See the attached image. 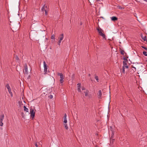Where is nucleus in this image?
I'll list each match as a JSON object with an SVG mask.
<instances>
[{
    "mask_svg": "<svg viewBox=\"0 0 147 147\" xmlns=\"http://www.w3.org/2000/svg\"><path fill=\"white\" fill-rule=\"evenodd\" d=\"M97 29L100 35L102 36L104 38L105 37V35L102 33V29H99V28H97Z\"/></svg>",
    "mask_w": 147,
    "mask_h": 147,
    "instance_id": "obj_5",
    "label": "nucleus"
},
{
    "mask_svg": "<svg viewBox=\"0 0 147 147\" xmlns=\"http://www.w3.org/2000/svg\"><path fill=\"white\" fill-rule=\"evenodd\" d=\"M64 127H65V128L67 130L68 129V127L67 125V124H66V123H65V124H64Z\"/></svg>",
    "mask_w": 147,
    "mask_h": 147,
    "instance_id": "obj_18",
    "label": "nucleus"
},
{
    "mask_svg": "<svg viewBox=\"0 0 147 147\" xmlns=\"http://www.w3.org/2000/svg\"><path fill=\"white\" fill-rule=\"evenodd\" d=\"M49 97L51 99H52L53 98V96L51 94L50 95Z\"/></svg>",
    "mask_w": 147,
    "mask_h": 147,
    "instance_id": "obj_25",
    "label": "nucleus"
},
{
    "mask_svg": "<svg viewBox=\"0 0 147 147\" xmlns=\"http://www.w3.org/2000/svg\"><path fill=\"white\" fill-rule=\"evenodd\" d=\"M4 117V114H2L0 115V126H3V123L2 121Z\"/></svg>",
    "mask_w": 147,
    "mask_h": 147,
    "instance_id": "obj_3",
    "label": "nucleus"
},
{
    "mask_svg": "<svg viewBox=\"0 0 147 147\" xmlns=\"http://www.w3.org/2000/svg\"><path fill=\"white\" fill-rule=\"evenodd\" d=\"M101 0H97V1H100Z\"/></svg>",
    "mask_w": 147,
    "mask_h": 147,
    "instance_id": "obj_35",
    "label": "nucleus"
},
{
    "mask_svg": "<svg viewBox=\"0 0 147 147\" xmlns=\"http://www.w3.org/2000/svg\"><path fill=\"white\" fill-rule=\"evenodd\" d=\"M67 115L66 113L64 114L63 117V122L65 123H66L67 122Z\"/></svg>",
    "mask_w": 147,
    "mask_h": 147,
    "instance_id": "obj_10",
    "label": "nucleus"
},
{
    "mask_svg": "<svg viewBox=\"0 0 147 147\" xmlns=\"http://www.w3.org/2000/svg\"><path fill=\"white\" fill-rule=\"evenodd\" d=\"M78 90L79 92H81V84H77Z\"/></svg>",
    "mask_w": 147,
    "mask_h": 147,
    "instance_id": "obj_13",
    "label": "nucleus"
},
{
    "mask_svg": "<svg viewBox=\"0 0 147 147\" xmlns=\"http://www.w3.org/2000/svg\"><path fill=\"white\" fill-rule=\"evenodd\" d=\"M121 53L122 55H124V51L123 50H121Z\"/></svg>",
    "mask_w": 147,
    "mask_h": 147,
    "instance_id": "obj_23",
    "label": "nucleus"
},
{
    "mask_svg": "<svg viewBox=\"0 0 147 147\" xmlns=\"http://www.w3.org/2000/svg\"><path fill=\"white\" fill-rule=\"evenodd\" d=\"M58 76H60V82L61 84H62L63 82V79L64 78V76H63L62 73H58L57 74Z\"/></svg>",
    "mask_w": 147,
    "mask_h": 147,
    "instance_id": "obj_2",
    "label": "nucleus"
},
{
    "mask_svg": "<svg viewBox=\"0 0 147 147\" xmlns=\"http://www.w3.org/2000/svg\"><path fill=\"white\" fill-rule=\"evenodd\" d=\"M9 94L11 95V97L13 96V94L12 92H10V93H9Z\"/></svg>",
    "mask_w": 147,
    "mask_h": 147,
    "instance_id": "obj_30",
    "label": "nucleus"
},
{
    "mask_svg": "<svg viewBox=\"0 0 147 147\" xmlns=\"http://www.w3.org/2000/svg\"><path fill=\"white\" fill-rule=\"evenodd\" d=\"M132 68H134V70L135 71H136V68L135 67H134L133 66L132 67Z\"/></svg>",
    "mask_w": 147,
    "mask_h": 147,
    "instance_id": "obj_33",
    "label": "nucleus"
},
{
    "mask_svg": "<svg viewBox=\"0 0 147 147\" xmlns=\"http://www.w3.org/2000/svg\"><path fill=\"white\" fill-rule=\"evenodd\" d=\"M90 74H89V76H90Z\"/></svg>",
    "mask_w": 147,
    "mask_h": 147,
    "instance_id": "obj_36",
    "label": "nucleus"
},
{
    "mask_svg": "<svg viewBox=\"0 0 147 147\" xmlns=\"http://www.w3.org/2000/svg\"><path fill=\"white\" fill-rule=\"evenodd\" d=\"M142 48L144 49H146V50H147V48L145 47H144L143 46H142L141 47Z\"/></svg>",
    "mask_w": 147,
    "mask_h": 147,
    "instance_id": "obj_26",
    "label": "nucleus"
},
{
    "mask_svg": "<svg viewBox=\"0 0 147 147\" xmlns=\"http://www.w3.org/2000/svg\"><path fill=\"white\" fill-rule=\"evenodd\" d=\"M64 38L63 34H62L59 35V40L58 42V44L60 45L61 41L63 40Z\"/></svg>",
    "mask_w": 147,
    "mask_h": 147,
    "instance_id": "obj_6",
    "label": "nucleus"
},
{
    "mask_svg": "<svg viewBox=\"0 0 147 147\" xmlns=\"http://www.w3.org/2000/svg\"><path fill=\"white\" fill-rule=\"evenodd\" d=\"M84 93H85V96H87L88 94V90H86V91L84 92Z\"/></svg>",
    "mask_w": 147,
    "mask_h": 147,
    "instance_id": "obj_17",
    "label": "nucleus"
},
{
    "mask_svg": "<svg viewBox=\"0 0 147 147\" xmlns=\"http://www.w3.org/2000/svg\"><path fill=\"white\" fill-rule=\"evenodd\" d=\"M114 134V133H113L112 132V135L111 136V138H110V142H114V139H112L113 138V136Z\"/></svg>",
    "mask_w": 147,
    "mask_h": 147,
    "instance_id": "obj_15",
    "label": "nucleus"
},
{
    "mask_svg": "<svg viewBox=\"0 0 147 147\" xmlns=\"http://www.w3.org/2000/svg\"><path fill=\"white\" fill-rule=\"evenodd\" d=\"M43 65L44 67V74H47V66L46 64L45 61L43 62Z\"/></svg>",
    "mask_w": 147,
    "mask_h": 147,
    "instance_id": "obj_7",
    "label": "nucleus"
},
{
    "mask_svg": "<svg viewBox=\"0 0 147 147\" xmlns=\"http://www.w3.org/2000/svg\"><path fill=\"white\" fill-rule=\"evenodd\" d=\"M143 53L145 56H147V53L146 52L143 51Z\"/></svg>",
    "mask_w": 147,
    "mask_h": 147,
    "instance_id": "obj_22",
    "label": "nucleus"
},
{
    "mask_svg": "<svg viewBox=\"0 0 147 147\" xmlns=\"http://www.w3.org/2000/svg\"><path fill=\"white\" fill-rule=\"evenodd\" d=\"M111 19L112 21H115L117 20V18L115 16H113L111 18Z\"/></svg>",
    "mask_w": 147,
    "mask_h": 147,
    "instance_id": "obj_14",
    "label": "nucleus"
},
{
    "mask_svg": "<svg viewBox=\"0 0 147 147\" xmlns=\"http://www.w3.org/2000/svg\"><path fill=\"white\" fill-rule=\"evenodd\" d=\"M16 59L17 60H18L19 59V58L17 56H16Z\"/></svg>",
    "mask_w": 147,
    "mask_h": 147,
    "instance_id": "obj_32",
    "label": "nucleus"
},
{
    "mask_svg": "<svg viewBox=\"0 0 147 147\" xmlns=\"http://www.w3.org/2000/svg\"><path fill=\"white\" fill-rule=\"evenodd\" d=\"M51 38L52 39H54L55 38V36L54 34L52 35L51 37Z\"/></svg>",
    "mask_w": 147,
    "mask_h": 147,
    "instance_id": "obj_21",
    "label": "nucleus"
},
{
    "mask_svg": "<svg viewBox=\"0 0 147 147\" xmlns=\"http://www.w3.org/2000/svg\"><path fill=\"white\" fill-rule=\"evenodd\" d=\"M35 146H36V147H38V145L36 143H35Z\"/></svg>",
    "mask_w": 147,
    "mask_h": 147,
    "instance_id": "obj_31",
    "label": "nucleus"
},
{
    "mask_svg": "<svg viewBox=\"0 0 147 147\" xmlns=\"http://www.w3.org/2000/svg\"><path fill=\"white\" fill-rule=\"evenodd\" d=\"M118 7H119V9H123V7L121 6H119Z\"/></svg>",
    "mask_w": 147,
    "mask_h": 147,
    "instance_id": "obj_28",
    "label": "nucleus"
},
{
    "mask_svg": "<svg viewBox=\"0 0 147 147\" xmlns=\"http://www.w3.org/2000/svg\"><path fill=\"white\" fill-rule=\"evenodd\" d=\"M9 94L11 95V97L13 96V94L12 92H10V93H9Z\"/></svg>",
    "mask_w": 147,
    "mask_h": 147,
    "instance_id": "obj_29",
    "label": "nucleus"
},
{
    "mask_svg": "<svg viewBox=\"0 0 147 147\" xmlns=\"http://www.w3.org/2000/svg\"><path fill=\"white\" fill-rule=\"evenodd\" d=\"M141 36L142 38L144 41H146L147 42V40L146 39V36H144L142 34H141Z\"/></svg>",
    "mask_w": 147,
    "mask_h": 147,
    "instance_id": "obj_12",
    "label": "nucleus"
},
{
    "mask_svg": "<svg viewBox=\"0 0 147 147\" xmlns=\"http://www.w3.org/2000/svg\"><path fill=\"white\" fill-rule=\"evenodd\" d=\"M82 90H85V89L83 87V88H82Z\"/></svg>",
    "mask_w": 147,
    "mask_h": 147,
    "instance_id": "obj_34",
    "label": "nucleus"
},
{
    "mask_svg": "<svg viewBox=\"0 0 147 147\" xmlns=\"http://www.w3.org/2000/svg\"><path fill=\"white\" fill-rule=\"evenodd\" d=\"M125 68L123 67L122 71V73H123L124 74L125 73Z\"/></svg>",
    "mask_w": 147,
    "mask_h": 147,
    "instance_id": "obj_24",
    "label": "nucleus"
},
{
    "mask_svg": "<svg viewBox=\"0 0 147 147\" xmlns=\"http://www.w3.org/2000/svg\"><path fill=\"white\" fill-rule=\"evenodd\" d=\"M24 73L25 74H28V66L26 64L24 66Z\"/></svg>",
    "mask_w": 147,
    "mask_h": 147,
    "instance_id": "obj_8",
    "label": "nucleus"
},
{
    "mask_svg": "<svg viewBox=\"0 0 147 147\" xmlns=\"http://www.w3.org/2000/svg\"><path fill=\"white\" fill-rule=\"evenodd\" d=\"M24 110L26 112H28V109L27 108L26 106H24Z\"/></svg>",
    "mask_w": 147,
    "mask_h": 147,
    "instance_id": "obj_16",
    "label": "nucleus"
},
{
    "mask_svg": "<svg viewBox=\"0 0 147 147\" xmlns=\"http://www.w3.org/2000/svg\"><path fill=\"white\" fill-rule=\"evenodd\" d=\"M6 86L8 90L11 89L10 87L9 86V84H7L6 85Z\"/></svg>",
    "mask_w": 147,
    "mask_h": 147,
    "instance_id": "obj_19",
    "label": "nucleus"
},
{
    "mask_svg": "<svg viewBox=\"0 0 147 147\" xmlns=\"http://www.w3.org/2000/svg\"><path fill=\"white\" fill-rule=\"evenodd\" d=\"M8 91L9 92V93H10V92H11V89H8Z\"/></svg>",
    "mask_w": 147,
    "mask_h": 147,
    "instance_id": "obj_27",
    "label": "nucleus"
},
{
    "mask_svg": "<svg viewBox=\"0 0 147 147\" xmlns=\"http://www.w3.org/2000/svg\"><path fill=\"white\" fill-rule=\"evenodd\" d=\"M95 79L97 81V82H98V80H99V79H98V76H95Z\"/></svg>",
    "mask_w": 147,
    "mask_h": 147,
    "instance_id": "obj_20",
    "label": "nucleus"
},
{
    "mask_svg": "<svg viewBox=\"0 0 147 147\" xmlns=\"http://www.w3.org/2000/svg\"><path fill=\"white\" fill-rule=\"evenodd\" d=\"M123 67L125 68H128V66L127 65V63L124 61H123Z\"/></svg>",
    "mask_w": 147,
    "mask_h": 147,
    "instance_id": "obj_11",
    "label": "nucleus"
},
{
    "mask_svg": "<svg viewBox=\"0 0 147 147\" xmlns=\"http://www.w3.org/2000/svg\"><path fill=\"white\" fill-rule=\"evenodd\" d=\"M30 117L32 118H34L35 117V112L34 109H32L31 107L30 109Z\"/></svg>",
    "mask_w": 147,
    "mask_h": 147,
    "instance_id": "obj_4",
    "label": "nucleus"
},
{
    "mask_svg": "<svg viewBox=\"0 0 147 147\" xmlns=\"http://www.w3.org/2000/svg\"><path fill=\"white\" fill-rule=\"evenodd\" d=\"M102 92L100 90L98 91V97L99 98L101 99L102 96Z\"/></svg>",
    "mask_w": 147,
    "mask_h": 147,
    "instance_id": "obj_9",
    "label": "nucleus"
},
{
    "mask_svg": "<svg viewBox=\"0 0 147 147\" xmlns=\"http://www.w3.org/2000/svg\"><path fill=\"white\" fill-rule=\"evenodd\" d=\"M41 11L43 12L45 11V14L47 16V15L48 12L49 11V7L47 5H44L41 8Z\"/></svg>",
    "mask_w": 147,
    "mask_h": 147,
    "instance_id": "obj_1",
    "label": "nucleus"
}]
</instances>
